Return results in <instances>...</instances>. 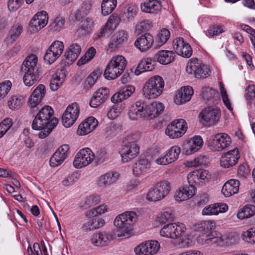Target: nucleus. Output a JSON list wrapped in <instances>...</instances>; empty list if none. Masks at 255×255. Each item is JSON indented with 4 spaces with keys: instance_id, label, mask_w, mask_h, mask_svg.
<instances>
[{
    "instance_id": "1",
    "label": "nucleus",
    "mask_w": 255,
    "mask_h": 255,
    "mask_svg": "<svg viewBox=\"0 0 255 255\" xmlns=\"http://www.w3.org/2000/svg\"><path fill=\"white\" fill-rule=\"evenodd\" d=\"M164 107L160 102H153L146 104L144 101H136L129 108L128 115L131 120H137L140 118L150 120L157 117L163 112Z\"/></svg>"
},
{
    "instance_id": "2",
    "label": "nucleus",
    "mask_w": 255,
    "mask_h": 255,
    "mask_svg": "<svg viewBox=\"0 0 255 255\" xmlns=\"http://www.w3.org/2000/svg\"><path fill=\"white\" fill-rule=\"evenodd\" d=\"M137 215L133 211H127L117 216L114 224L117 228L116 236L126 237L131 233L132 226L136 222Z\"/></svg>"
},
{
    "instance_id": "3",
    "label": "nucleus",
    "mask_w": 255,
    "mask_h": 255,
    "mask_svg": "<svg viewBox=\"0 0 255 255\" xmlns=\"http://www.w3.org/2000/svg\"><path fill=\"white\" fill-rule=\"evenodd\" d=\"M38 58L36 55L31 54L23 61L22 70L24 72L23 82L26 86L30 87L35 83L39 78L41 71L39 65L37 64Z\"/></svg>"
},
{
    "instance_id": "4",
    "label": "nucleus",
    "mask_w": 255,
    "mask_h": 255,
    "mask_svg": "<svg viewBox=\"0 0 255 255\" xmlns=\"http://www.w3.org/2000/svg\"><path fill=\"white\" fill-rule=\"evenodd\" d=\"M164 82L159 76L151 77L142 88V94L146 99H154L160 96L163 91Z\"/></svg>"
},
{
    "instance_id": "5",
    "label": "nucleus",
    "mask_w": 255,
    "mask_h": 255,
    "mask_svg": "<svg viewBox=\"0 0 255 255\" xmlns=\"http://www.w3.org/2000/svg\"><path fill=\"white\" fill-rule=\"evenodd\" d=\"M54 111L49 106H45L41 108L35 117L32 124V128L34 130H40L45 128V126L51 125L53 120H56L57 124L58 120L57 118L53 117Z\"/></svg>"
},
{
    "instance_id": "6",
    "label": "nucleus",
    "mask_w": 255,
    "mask_h": 255,
    "mask_svg": "<svg viewBox=\"0 0 255 255\" xmlns=\"http://www.w3.org/2000/svg\"><path fill=\"white\" fill-rule=\"evenodd\" d=\"M170 184L166 180L161 181L155 184L147 192L146 199L150 202L160 201L169 193Z\"/></svg>"
},
{
    "instance_id": "7",
    "label": "nucleus",
    "mask_w": 255,
    "mask_h": 255,
    "mask_svg": "<svg viewBox=\"0 0 255 255\" xmlns=\"http://www.w3.org/2000/svg\"><path fill=\"white\" fill-rule=\"evenodd\" d=\"M186 230L185 225L182 223H168L162 228L160 234L167 238L181 239L185 236Z\"/></svg>"
},
{
    "instance_id": "8",
    "label": "nucleus",
    "mask_w": 255,
    "mask_h": 255,
    "mask_svg": "<svg viewBox=\"0 0 255 255\" xmlns=\"http://www.w3.org/2000/svg\"><path fill=\"white\" fill-rule=\"evenodd\" d=\"M186 70L189 74L193 75L197 78H206L211 73L209 67L201 62L197 58L189 60L187 64Z\"/></svg>"
},
{
    "instance_id": "9",
    "label": "nucleus",
    "mask_w": 255,
    "mask_h": 255,
    "mask_svg": "<svg viewBox=\"0 0 255 255\" xmlns=\"http://www.w3.org/2000/svg\"><path fill=\"white\" fill-rule=\"evenodd\" d=\"M221 117L220 109L215 106L205 108L200 113V122L205 126H210L217 123Z\"/></svg>"
},
{
    "instance_id": "10",
    "label": "nucleus",
    "mask_w": 255,
    "mask_h": 255,
    "mask_svg": "<svg viewBox=\"0 0 255 255\" xmlns=\"http://www.w3.org/2000/svg\"><path fill=\"white\" fill-rule=\"evenodd\" d=\"M231 143L230 137L225 133H218L210 136L207 140V145L213 151H220Z\"/></svg>"
},
{
    "instance_id": "11",
    "label": "nucleus",
    "mask_w": 255,
    "mask_h": 255,
    "mask_svg": "<svg viewBox=\"0 0 255 255\" xmlns=\"http://www.w3.org/2000/svg\"><path fill=\"white\" fill-rule=\"evenodd\" d=\"M203 225L207 228L208 231L198 237L197 241L199 244H219L223 242L224 239L222 236L215 237L210 232L215 226L213 222L209 221H205Z\"/></svg>"
},
{
    "instance_id": "12",
    "label": "nucleus",
    "mask_w": 255,
    "mask_h": 255,
    "mask_svg": "<svg viewBox=\"0 0 255 255\" xmlns=\"http://www.w3.org/2000/svg\"><path fill=\"white\" fill-rule=\"evenodd\" d=\"M187 128L186 121L182 119L176 120L168 125L165 129V134L171 138L181 137Z\"/></svg>"
},
{
    "instance_id": "13",
    "label": "nucleus",
    "mask_w": 255,
    "mask_h": 255,
    "mask_svg": "<svg viewBox=\"0 0 255 255\" xmlns=\"http://www.w3.org/2000/svg\"><path fill=\"white\" fill-rule=\"evenodd\" d=\"M116 237L115 231H103L94 234L91 238V241L94 246L102 247L107 246Z\"/></svg>"
},
{
    "instance_id": "14",
    "label": "nucleus",
    "mask_w": 255,
    "mask_h": 255,
    "mask_svg": "<svg viewBox=\"0 0 255 255\" xmlns=\"http://www.w3.org/2000/svg\"><path fill=\"white\" fill-rule=\"evenodd\" d=\"M94 152L89 148L81 149L76 155L73 161L74 166L78 169L89 165L94 160Z\"/></svg>"
},
{
    "instance_id": "15",
    "label": "nucleus",
    "mask_w": 255,
    "mask_h": 255,
    "mask_svg": "<svg viewBox=\"0 0 255 255\" xmlns=\"http://www.w3.org/2000/svg\"><path fill=\"white\" fill-rule=\"evenodd\" d=\"M80 113V108L77 103L69 105L62 117L63 126L66 128L72 126L77 120Z\"/></svg>"
},
{
    "instance_id": "16",
    "label": "nucleus",
    "mask_w": 255,
    "mask_h": 255,
    "mask_svg": "<svg viewBox=\"0 0 255 255\" xmlns=\"http://www.w3.org/2000/svg\"><path fill=\"white\" fill-rule=\"evenodd\" d=\"M160 244L155 240L147 241L140 244L134 248L136 255H154L159 250Z\"/></svg>"
},
{
    "instance_id": "17",
    "label": "nucleus",
    "mask_w": 255,
    "mask_h": 255,
    "mask_svg": "<svg viewBox=\"0 0 255 255\" xmlns=\"http://www.w3.org/2000/svg\"><path fill=\"white\" fill-rule=\"evenodd\" d=\"M210 176L208 171L204 169H197L188 174L187 180L191 186L192 185L194 187L195 185L202 186L209 182Z\"/></svg>"
},
{
    "instance_id": "18",
    "label": "nucleus",
    "mask_w": 255,
    "mask_h": 255,
    "mask_svg": "<svg viewBox=\"0 0 255 255\" xmlns=\"http://www.w3.org/2000/svg\"><path fill=\"white\" fill-rule=\"evenodd\" d=\"M203 140L200 136H194L185 141L182 145L183 152L186 155H191L198 151L203 146Z\"/></svg>"
},
{
    "instance_id": "19",
    "label": "nucleus",
    "mask_w": 255,
    "mask_h": 255,
    "mask_svg": "<svg viewBox=\"0 0 255 255\" xmlns=\"http://www.w3.org/2000/svg\"><path fill=\"white\" fill-rule=\"evenodd\" d=\"M123 163H127L136 158L139 153V146L138 144H123L120 151Z\"/></svg>"
},
{
    "instance_id": "20",
    "label": "nucleus",
    "mask_w": 255,
    "mask_h": 255,
    "mask_svg": "<svg viewBox=\"0 0 255 255\" xmlns=\"http://www.w3.org/2000/svg\"><path fill=\"white\" fill-rule=\"evenodd\" d=\"M81 52V45L76 42L72 43L64 52L63 56L64 62L67 65L72 64L77 59Z\"/></svg>"
},
{
    "instance_id": "21",
    "label": "nucleus",
    "mask_w": 255,
    "mask_h": 255,
    "mask_svg": "<svg viewBox=\"0 0 255 255\" xmlns=\"http://www.w3.org/2000/svg\"><path fill=\"white\" fill-rule=\"evenodd\" d=\"M173 47L176 53L183 57L189 58L192 54L191 47L182 38L179 37L174 40Z\"/></svg>"
},
{
    "instance_id": "22",
    "label": "nucleus",
    "mask_w": 255,
    "mask_h": 255,
    "mask_svg": "<svg viewBox=\"0 0 255 255\" xmlns=\"http://www.w3.org/2000/svg\"><path fill=\"white\" fill-rule=\"evenodd\" d=\"M48 21L47 13L44 10L38 12L30 22V27L33 32L37 31L45 27Z\"/></svg>"
},
{
    "instance_id": "23",
    "label": "nucleus",
    "mask_w": 255,
    "mask_h": 255,
    "mask_svg": "<svg viewBox=\"0 0 255 255\" xmlns=\"http://www.w3.org/2000/svg\"><path fill=\"white\" fill-rule=\"evenodd\" d=\"M119 177L118 172L116 171L108 172L98 177L97 184L99 187L105 189L116 183Z\"/></svg>"
},
{
    "instance_id": "24",
    "label": "nucleus",
    "mask_w": 255,
    "mask_h": 255,
    "mask_svg": "<svg viewBox=\"0 0 255 255\" xmlns=\"http://www.w3.org/2000/svg\"><path fill=\"white\" fill-rule=\"evenodd\" d=\"M110 91L106 87H102L97 90L92 96L90 105L91 107L97 108L103 104L109 98Z\"/></svg>"
},
{
    "instance_id": "25",
    "label": "nucleus",
    "mask_w": 255,
    "mask_h": 255,
    "mask_svg": "<svg viewBox=\"0 0 255 255\" xmlns=\"http://www.w3.org/2000/svg\"><path fill=\"white\" fill-rule=\"evenodd\" d=\"M45 95V88L42 84H40L34 90L30 96L28 104L31 108V112L32 113L37 110L36 106L41 101Z\"/></svg>"
},
{
    "instance_id": "26",
    "label": "nucleus",
    "mask_w": 255,
    "mask_h": 255,
    "mask_svg": "<svg viewBox=\"0 0 255 255\" xmlns=\"http://www.w3.org/2000/svg\"><path fill=\"white\" fill-rule=\"evenodd\" d=\"M98 121L93 117L86 119L78 127L77 133L80 135H84L90 133L98 126Z\"/></svg>"
},
{
    "instance_id": "27",
    "label": "nucleus",
    "mask_w": 255,
    "mask_h": 255,
    "mask_svg": "<svg viewBox=\"0 0 255 255\" xmlns=\"http://www.w3.org/2000/svg\"><path fill=\"white\" fill-rule=\"evenodd\" d=\"M151 168V163L147 159H140L134 163L132 167V172L134 176L144 175L149 172Z\"/></svg>"
},
{
    "instance_id": "28",
    "label": "nucleus",
    "mask_w": 255,
    "mask_h": 255,
    "mask_svg": "<svg viewBox=\"0 0 255 255\" xmlns=\"http://www.w3.org/2000/svg\"><path fill=\"white\" fill-rule=\"evenodd\" d=\"M153 42V37L149 33H145L135 41L134 45L140 51L145 52L152 47Z\"/></svg>"
},
{
    "instance_id": "29",
    "label": "nucleus",
    "mask_w": 255,
    "mask_h": 255,
    "mask_svg": "<svg viewBox=\"0 0 255 255\" xmlns=\"http://www.w3.org/2000/svg\"><path fill=\"white\" fill-rule=\"evenodd\" d=\"M239 158L238 150L235 148L222 156L220 160L221 165L225 168L232 166L236 164Z\"/></svg>"
},
{
    "instance_id": "30",
    "label": "nucleus",
    "mask_w": 255,
    "mask_h": 255,
    "mask_svg": "<svg viewBox=\"0 0 255 255\" xmlns=\"http://www.w3.org/2000/svg\"><path fill=\"white\" fill-rule=\"evenodd\" d=\"M193 90L190 86L182 87L174 97V102L180 105L190 100L193 94Z\"/></svg>"
},
{
    "instance_id": "31",
    "label": "nucleus",
    "mask_w": 255,
    "mask_h": 255,
    "mask_svg": "<svg viewBox=\"0 0 255 255\" xmlns=\"http://www.w3.org/2000/svg\"><path fill=\"white\" fill-rule=\"evenodd\" d=\"M195 191V188L193 185L183 186L179 188L175 193V199L177 202L186 201L193 196Z\"/></svg>"
},
{
    "instance_id": "32",
    "label": "nucleus",
    "mask_w": 255,
    "mask_h": 255,
    "mask_svg": "<svg viewBox=\"0 0 255 255\" xmlns=\"http://www.w3.org/2000/svg\"><path fill=\"white\" fill-rule=\"evenodd\" d=\"M120 18L116 15L112 14L109 18L105 26L102 28L98 37L105 36L112 32L119 24Z\"/></svg>"
},
{
    "instance_id": "33",
    "label": "nucleus",
    "mask_w": 255,
    "mask_h": 255,
    "mask_svg": "<svg viewBox=\"0 0 255 255\" xmlns=\"http://www.w3.org/2000/svg\"><path fill=\"white\" fill-rule=\"evenodd\" d=\"M240 185V181L238 180L230 179L223 185L222 193L225 197H230L239 192Z\"/></svg>"
},
{
    "instance_id": "34",
    "label": "nucleus",
    "mask_w": 255,
    "mask_h": 255,
    "mask_svg": "<svg viewBox=\"0 0 255 255\" xmlns=\"http://www.w3.org/2000/svg\"><path fill=\"white\" fill-rule=\"evenodd\" d=\"M128 33L126 31L124 30H119L112 36L108 44V47L112 50L116 49L128 39Z\"/></svg>"
},
{
    "instance_id": "35",
    "label": "nucleus",
    "mask_w": 255,
    "mask_h": 255,
    "mask_svg": "<svg viewBox=\"0 0 255 255\" xmlns=\"http://www.w3.org/2000/svg\"><path fill=\"white\" fill-rule=\"evenodd\" d=\"M175 53L170 50H160L156 55L157 61L163 65H166L172 62L175 59Z\"/></svg>"
},
{
    "instance_id": "36",
    "label": "nucleus",
    "mask_w": 255,
    "mask_h": 255,
    "mask_svg": "<svg viewBox=\"0 0 255 255\" xmlns=\"http://www.w3.org/2000/svg\"><path fill=\"white\" fill-rule=\"evenodd\" d=\"M154 63L150 58L143 59L137 65L135 74L138 75L141 73L152 71L154 68Z\"/></svg>"
},
{
    "instance_id": "37",
    "label": "nucleus",
    "mask_w": 255,
    "mask_h": 255,
    "mask_svg": "<svg viewBox=\"0 0 255 255\" xmlns=\"http://www.w3.org/2000/svg\"><path fill=\"white\" fill-rule=\"evenodd\" d=\"M138 10V6L135 4H129L124 7L123 17L124 21L129 22L136 16Z\"/></svg>"
},
{
    "instance_id": "38",
    "label": "nucleus",
    "mask_w": 255,
    "mask_h": 255,
    "mask_svg": "<svg viewBox=\"0 0 255 255\" xmlns=\"http://www.w3.org/2000/svg\"><path fill=\"white\" fill-rule=\"evenodd\" d=\"M123 72V71L118 68L116 66L109 62L105 70L104 76L106 79L111 80L117 78Z\"/></svg>"
},
{
    "instance_id": "39",
    "label": "nucleus",
    "mask_w": 255,
    "mask_h": 255,
    "mask_svg": "<svg viewBox=\"0 0 255 255\" xmlns=\"http://www.w3.org/2000/svg\"><path fill=\"white\" fill-rule=\"evenodd\" d=\"M22 31L23 27L21 24H14L9 31L8 34L5 38L6 41L8 43H12L19 37Z\"/></svg>"
},
{
    "instance_id": "40",
    "label": "nucleus",
    "mask_w": 255,
    "mask_h": 255,
    "mask_svg": "<svg viewBox=\"0 0 255 255\" xmlns=\"http://www.w3.org/2000/svg\"><path fill=\"white\" fill-rule=\"evenodd\" d=\"M141 9L147 13H155L160 11L161 4L157 0H149L141 6Z\"/></svg>"
},
{
    "instance_id": "41",
    "label": "nucleus",
    "mask_w": 255,
    "mask_h": 255,
    "mask_svg": "<svg viewBox=\"0 0 255 255\" xmlns=\"http://www.w3.org/2000/svg\"><path fill=\"white\" fill-rule=\"evenodd\" d=\"M117 5V0H103L101 3V14L107 16L111 14Z\"/></svg>"
},
{
    "instance_id": "42",
    "label": "nucleus",
    "mask_w": 255,
    "mask_h": 255,
    "mask_svg": "<svg viewBox=\"0 0 255 255\" xmlns=\"http://www.w3.org/2000/svg\"><path fill=\"white\" fill-rule=\"evenodd\" d=\"M175 213L171 208L164 209L157 217V221L161 224H165L173 221Z\"/></svg>"
},
{
    "instance_id": "43",
    "label": "nucleus",
    "mask_w": 255,
    "mask_h": 255,
    "mask_svg": "<svg viewBox=\"0 0 255 255\" xmlns=\"http://www.w3.org/2000/svg\"><path fill=\"white\" fill-rule=\"evenodd\" d=\"M65 69L64 68L60 70L59 75L56 74L54 76L50 82V88L53 91H55L62 85L65 77Z\"/></svg>"
},
{
    "instance_id": "44",
    "label": "nucleus",
    "mask_w": 255,
    "mask_h": 255,
    "mask_svg": "<svg viewBox=\"0 0 255 255\" xmlns=\"http://www.w3.org/2000/svg\"><path fill=\"white\" fill-rule=\"evenodd\" d=\"M255 214V206L253 205H247L241 209L238 212L237 217L243 220L249 218Z\"/></svg>"
},
{
    "instance_id": "45",
    "label": "nucleus",
    "mask_w": 255,
    "mask_h": 255,
    "mask_svg": "<svg viewBox=\"0 0 255 255\" xmlns=\"http://www.w3.org/2000/svg\"><path fill=\"white\" fill-rule=\"evenodd\" d=\"M180 152L181 149L177 145L173 146L166 151L165 154L170 163L178 159Z\"/></svg>"
},
{
    "instance_id": "46",
    "label": "nucleus",
    "mask_w": 255,
    "mask_h": 255,
    "mask_svg": "<svg viewBox=\"0 0 255 255\" xmlns=\"http://www.w3.org/2000/svg\"><path fill=\"white\" fill-rule=\"evenodd\" d=\"M100 75L101 72L98 71H94L92 72L84 82V88L88 89L93 86Z\"/></svg>"
},
{
    "instance_id": "47",
    "label": "nucleus",
    "mask_w": 255,
    "mask_h": 255,
    "mask_svg": "<svg viewBox=\"0 0 255 255\" xmlns=\"http://www.w3.org/2000/svg\"><path fill=\"white\" fill-rule=\"evenodd\" d=\"M170 35V32L168 29L166 28L162 29L156 36V40L158 46H161L164 44L169 39Z\"/></svg>"
},
{
    "instance_id": "48",
    "label": "nucleus",
    "mask_w": 255,
    "mask_h": 255,
    "mask_svg": "<svg viewBox=\"0 0 255 255\" xmlns=\"http://www.w3.org/2000/svg\"><path fill=\"white\" fill-rule=\"evenodd\" d=\"M219 89L221 93V95L222 96V100L226 106V107L230 110L232 111L233 108L232 106V104L230 101V100L229 98L228 95L227 93V91L224 87V84L222 82L220 81L219 82Z\"/></svg>"
},
{
    "instance_id": "49",
    "label": "nucleus",
    "mask_w": 255,
    "mask_h": 255,
    "mask_svg": "<svg viewBox=\"0 0 255 255\" xmlns=\"http://www.w3.org/2000/svg\"><path fill=\"white\" fill-rule=\"evenodd\" d=\"M109 62L116 66V67L123 71L127 65L126 58L122 55H117L112 57Z\"/></svg>"
},
{
    "instance_id": "50",
    "label": "nucleus",
    "mask_w": 255,
    "mask_h": 255,
    "mask_svg": "<svg viewBox=\"0 0 255 255\" xmlns=\"http://www.w3.org/2000/svg\"><path fill=\"white\" fill-rule=\"evenodd\" d=\"M92 22L89 18H86L82 20L80 27L77 30L79 35H84L89 33L91 29Z\"/></svg>"
},
{
    "instance_id": "51",
    "label": "nucleus",
    "mask_w": 255,
    "mask_h": 255,
    "mask_svg": "<svg viewBox=\"0 0 255 255\" xmlns=\"http://www.w3.org/2000/svg\"><path fill=\"white\" fill-rule=\"evenodd\" d=\"M242 239L246 242L251 244H255V228H252L245 232L241 235Z\"/></svg>"
},
{
    "instance_id": "52",
    "label": "nucleus",
    "mask_w": 255,
    "mask_h": 255,
    "mask_svg": "<svg viewBox=\"0 0 255 255\" xmlns=\"http://www.w3.org/2000/svg\"><path fill=\"white\" fill-rule=\"evenodd\" d=\"M80 177V174L78 172H73L68 175L63 181L62 184L65 186L72 185L77 182Z\"/></svg>"
},
{
    "instance_id": "53",
    "label": "nucleus",
    "mask_w": 255,
    "mask_h": 255,
    "mask_svg": "<svg viewBox=\"0 0 255 255\" xmlns=\"http://www.w3.org/2000/svg\"><path fill=\"white\" fill-rule=\"evenodd\" d=\"M23 99L17 95L12 96L8 101L7 104L11 110L18 109L22 104Z\"/></svg>"
},
{
    "instance_id": "54",
    "label": "nucleus",
    "mask_w": 255,
    "mask_h": 255,
    "mask_svg": "<svg viewBox=\"0 0 255 255\" xmlns=\"http://www.w3.org/2000/svg\"><path fill=\"white\" fill-rule=\"evenodd\" d=\"M92 3L89 0H86L83 2L81 5V10L82 11V14L80 16L79 15L80 10H76L75 12V17L76 19H80V18L84 15H86L89 12L92 8Z\"/></svg>"
},
{
    "instance_id": "55",
    "label": "nucleus",
    "mask_w": 255,
    "mask_h": 255,
    "mask_svg": "<svg viewBox=\"0 0 255 255\" xmlns=\"http://www.w3.org/2000/svg\"><path fill=\"white\" fill-rule=\"evenodd\" d=\"M206 157L205 156H199L193 160L187 161L185 163L188 167H196L201 166L206 162Z\"/></svg>"
},
{
    "instance_id": "56",
    "label": "nucleus",
    "mask_w": 255,
    "mask_h": 255,
    "mask_svg": "<svg viewBox=\"0 0 255 255\" xmlns=\"http://www.w3.org/2000/svg\"><path fill=\"white\" fill-rule=\"evenodd\" d=\"M60 56L55 51L51 50V49L48 48L44 55V60L46 63L51 64L55 62Z\"/></svg>"
},
{
    "instance_id": "57",
    "label": "nucleus",
    "mask_w": 255,
    "mask_h": 255,
    "mask_svg": "<svg viewBox=\"0 0 255 255\" xmlns=\"http://www.w3.org/2000/svg\"><path fill=\"white\" fill-rule=\"evenodd\" d=\"M51 125H49V126H45V128L41 129V131H40L38 134V137L40 138H44L47 136L51 132L52 129L56 127L57 125V121L56 120H53L51 123Z\"/></svg>"
},
{
    "instance_id": "58",
    "label": "nucleus",
    "mask_w": 255,
    "mask_h": 255,
    "mask_svg": "<svg viewBox=\"0 0 255 255\" xmlns=\"http://www.w3.org/2000/svg\"><path fill=\"white\" fill-rule=\"evenodd\" d=\"M48 48L61 56L64 50V44L62 41L55 40L52 43Z\"/></svg>"
},
{
    "instance_id": "59",
    "label": "nucleus",
    "mask_w": 255,
    "mask_h": 255,
    "mask_svg": "<svg viewBox=\"0 0 255 255\" xmlns=\"http://www.w3.org/2000/svg\"><path fill=\"white\" fill-rule=\"evenodd\" d=\"M140 137V135L138 132L131 133L125 138L124 144H137L136 142Z\"/></svg>"
},
{
    "instance_id": "60",
    "label": "nucleus",
    "mask_w": 255,
    "mask_h": 255,
    "mask_svg": "<svg viewBox=\"0 0 255 255\" xmlns=\"http://www.w3.org/2000/svg\"><path fill=\"white\" fill-rule=\"evenodd\" d=\"M108 207L105 204L101 205L95 208H94L88 211L89 215L97 216L103 214L108 211Z\"/></svg>"
},
{
    "instance_id": "61",
    "label": "nucleus",
    "mask_w": 255,
    "mask_h": 255,
    "mask_svg": "<svg viewBox=\"0 0 255 255\" xmlns=\"http://www.w3.org/2000/svg\"><path fill=\"white\" fill-rule=\"evenodd\" d=\"M202 97L206 100H210L218 95V92L210 88L205 87L202 89Z\"/></svg>"
},
{
    "instance_id": "62",
    "label": "nucleus",
    "mask_w": 255,
    "mask_h": 255,
    "mask_svg": "<svg viewBox=\"0 0 255 255\" xmlns=\"http://www.w3.org/2000/svg\"><path fill=\"white\" fill-rule=\"evenodd\" d=\"M245 98L248 101V103L251 104L255 98V86L249 85L246 89Z\"/></svg>"
},
{
    "instance_id": "63",
    "label": "nucleus",
    "mask_w": 255,
    "mask_h": 255,
    "mask_svg": "<svg viewBox=\"0 0 255 255\" xmlns=\"http://www.w3.org/2000/svg\"><path fill=\"white\" fill-rule=\"evenodd\" d=\"M94 160L96 163H102L107 159V153L104 149H98L96 153H94Z\"/></svg>"
},
{
    "instance_id": "64",
    "label": "nucleus",
    "mask_w": 255,
    "mask_h": 255,
    "mask_svg": "<svg viewBox=\"0 0 255 255\" xmlns=\"http://www.w3.org/2000/svg\"><path fill=\"white\" fill-rule=\"evenodd\" d=\"M11 83L6 81L0 84V98H3L11 89Z\"/></svg>"
}]
</instances>
